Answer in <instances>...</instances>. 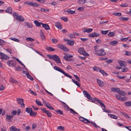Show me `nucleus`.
Masks as SVG:
<instances>
[{
    "label": "nucleus",
    "mask_w": 131,
    "mask_h": 131,
    "mask_svg": "<svg viewBox=\"0 0 131 131\" xmlns=\"http://www.w3.org/2000/svg\"><path fill=\"white\" fill-rule=\"evenodd\" d=\"M125 55L126 56H130L131 55V52L130 51H125Z\"/></svg>",
    "instance_id": "5fc2aeb1"
},
{
    "label": "nucleus",
    "mask_w": 131,
    "mask_h": 131,
    "mask_svg": "<svg viewBox=\"0 0 131 131\" xmlns=\"http://www.w3.org/2000/svg\"><path fill=\"white\" fill-rule=\"evenodd\" d=\"M78 3L80 4H83L86 3V0H79L78 1Z\"/></svg>",
    "instance_id": "72a5a7b5"
},
{
    "label": "nucleus",
    "mask_w": 131,
    "mask_h": 131,
    "mask_svg": "<svg viewBox=\"0 0 131 131\" xmlns=\"http://www.w3.org/2000/svg\"><path fill=\"white\" fill-rule=\"evenodd\" d=\"M113 15L116 16H120L122 15V14L121 13L118 12L114 13H113Z\"/></svg>",
    "instance_id": "a19ab883"
},
{
    "label": "nucleus",
    "mask_w": 131,
    "mask_h": 131,
    "mask_svg": "<svg viewBox=\"0 0 131 131\" xmlns=\"http://www.w3.org/2000/svg\"><path fill=\"white\" fill-rule=\"evenodd\" d=\"M34 23L35 24L36 26L38 27H40L41 25H42V23L36 20H34Z\"/></svg>",
    "instance_id": "6ab92c4d"
},
{
    "label": "nucleus",
    "mask_w": 131,
    "mask_h": 131,
    "mask_svg": "<svg viewBox=\"0 0 131 131\" xmlns=\"http://www.w3.org/2000/svg\"><path fill=\"white\" fill-rule=\"evenodd\" d=\"M70 108L69 106L67 105L64 107V109H65V110L67 111L69 110Z\"/></svg>",
    "instance_id": "338daca9"
},
{
    "label": "nucleus",
    "mask_w": 131,
    "mask_h": 131,
    "mask_svg": "<svg viewBox=\"0 0 131 131\" xmlns=\"http://www.w3.org/2000/svg\"><path fill=\"white\" fill-rule=\"evenodd\" d=\"M55 111L57 113L60 115H62L63 114V111L60 110H56Z\"/></svg>",
    "instance_id": "ea45409f"
},
{
    "label": "nucleus",
    "mask_w": 131,
    "mask_h": 131,
    "mask_svg": "<svg viewBox=\"0 0 131 131\" xmlns=\"http://www.w3.org/2000/svg\"><path fill=\"white\" fill-rule=\"evenodd\" d=\"M26 25L29 28H31L33 27V25L32 24H29L28 22L26 23Z\"/></svg>",
    "instance_id": "6e6d98bb"
},
{
    "label": "nucleus",
    "mask_w": 131,
    "mask_h": 131,
    "mask_svg": "<svg viewBox=\"0 0 131 131\" xmlns=\"http://www.w3.org/2000/svg\"><path fill=\"white\" fill-rule=\"evenodd\" d=\"M9 130L10 131H20V129H19L17 128L15 126H11L9 128Z\"/></svg>",
    "instance_id": "a211bd4d"
},
{
    "label": "nucleus",
    "mask_w": 131,
    "mask_h": 131,
    "mask_svg": "<svg viewBox=\"0 0 131 131\" xmlns=\"http://www.w3.org/2000/svg\"><path fill=\"white\" fill-rule=\"evenodd\" d=\"M109 115L110 116V117L111 118L115 119H116L117 118V116L114 115L110 114H109Z\"/></svg>",
    "instance_id": "8fccbe9b"
},
{
    "label": "nucleus",
    "mask_w": 131,
    "mask_h": 131,
    "mask_svg": "<svg viewBox=\"0 0 131 131\" xmlns=\"http://www.w3.org/2000/svg\"><path fill=\"white\" fill-rule=\"evenodd\" d=\"M67 41L68 42V43L70 46H73L74 44V42L73 40H67Z\"/></svg>",
    "instance_id": "2f4dec72"
},
{
    "label": "nucleus",
    "mask_w": 131,
    "mask_h": 131,
    "mask_svg": "<svg viewBox=\"0 0 131 131\" xmlns=\"http://www.w3.org/2000/svg\"><path fill=\"white\" fill-rule=\"evenodd\" d=\"M129 19L128 17H120L119 18V19L120 21H127Z\"/></svg>",
    "instance_id": "aec40b11"
},
{
    "label": "nucleus",
    "mask_w": 131,
    "mask_h": 131,
    "mask_svg": "<svg viewBox=\"0 0 131 131\" xmlns=\"http://www.w3.org/2000/svg\"><path fill=\"white\" fill-rule=\"evenodd\" d=\"M118 63L120 66L123 67H125L126 66L127 64L126 62L121 60L118 61Z\"/></svg>",
    "instance_id": "9b49d317"
},
{
    "label": "nucleus",
    "mask_w": 131,
    "mask_h": 131,
    "mask_svg": "<svg viewBox=\"0 0 131 131\" xmlns=\"http://www.w3.org/2000/svg\"><path fill=\"white\" fill-rule=\"evenodd\" d=\"M13 15L15 18L17 20H18L20 21H23L24 20V18L21 15H18V14L16 12H13Z\"/></svg>",
    "instance_id": "7ed1b4c3"
},
{
    "label": "nucleus",
    "mask_w": 131,
    "mask_h": 131,
    "mask_svg": "<svg viewBox=\"0 0 131 131\" xmlns=\"http://www.w3.org/2000/svg\"><path fill=\"white\" fill-rule=\"evenodd\" d=\"M53 68L55 70L62 73L65 76L68 77L70 79L72 78V77L71 76L69 75L68 74L65 72L62 69L59 68L57 66L54 67Z\"/></svg>",
    "instance_id": "f03ea898"
},
{
    "label": "nucleus",
    "mask_w": 131,
    "mask_h": 131,
    "mask_svg": "<svg viewBox=\"0 0 131 131\" xmlns=\"http://www.w3.org/2000/svg\"><path fill=\"white\" fill-rule=\"evenodd\" d=\"M99 71L101 72L103 75L107 76L108 75V74L105 72L103 70H100Z\"/></svg>",
    "instance_id": "c85d7f7f"
},
{
    "label": "nucleus",
    "mask_w": 131,
    "mask_h": 131,
    "mask_svg": "<svg viewBox=\"0 0 131 131\" xmlns=\"http://www.w3.org/2000/svg\"><path fill=\"white\" fill-rule=\"evenodd\" d=\"M98 47L99 46L97 45H96L94 47V49L95 51V53H96L98 51V50H97Z\"/></svg>",
    "instance_id": "052dcab7"
},
{
    "label": "nucleus",
    "mask_w": 131,
    "mask_h": 131,
    "mask_svg": "<svg viewBox=\"0 0 131 131\" xmlns=\"http://www.w3.org/2000/svg\"><path fill=\"white\" fill-rule=\"evenodd\" d=\"M125 104L126 106H131V102H125Z\"/></svg>",
    "instance_id": "a18cd8bd"
},
{
    "label": "nucleus",
    "mask_w": 131,
    "mask_h": 131,
    "mask_svg": "<svg viewBox=\"0 0 131 131\" xmlns=\"http://www.w3.org/2000/svg\"><path fill=\"white\" fill-rule=\"evenodd\" d=\"M109 30L104 31L102 30L101 31V33L103 35H106L108 32Z\"/></svg>",
    "instance_id": "49530a36"
},
{
    "label": "nucleus",
    "mask_w": 131,
    "mask_h": 131,
    "mask_svg": "<svg viewBox=\"0 0 131 131\" xmlns=\"http://www.w3.org/2000/svg\"><path fill=\"white\" fill-rule=\"evenodd\" d=\"M37 113L33 112L32 110L31 111V112L30 113V115L32 117L36 116L37 115Z\"/></svg>",
    "instance_id": "393cba45"
},
{
    "label": "nucleus",
    "mask_w": 131,
    "mask_h": 131,
    "mask_svg": "<svg viewBox=\"0 0 131 131\" xmlns=\"http://www.w3.org/2000/svg\"><path fill=\"white\" fill-rule=\"evenodd\" d=\"M91 122V121H89L88 119L85 118L83 122H84V123L87 124L88 123H90Z\"/></svg>",
    "instance_id": "bf43d9fd"
},
{
    "label": "nucleus",
    "mask_w": 131,
    "mask_h": 131,
    "mask_svg": "<svg viewBox=\"0 0 131 131\" xmlns=\"http://www.w3.org/2000/svg\"><path fill=\"white\" fill-rule=\"evenodd\" d=\"M85 8L84 7H80L78 8V9L81 11H83Z\"/></svg>",
    "instance_id": "e2e57ef3"
},
{
    "label": "nucleus",
    "mask_w": 131,
    "mask_h": 131,
    "mask_svg": "<svg viewBox=\"0 0 131 131\" xmlns=\"http://www.w3.org/2000/svg\"><path fill=\"white\" fill-rule=\"evenodd\" d=\"M83 92L84 96L88 99H89L91 102H94V100L92 99V98L91 97L90 95L88 94L86 91H84Z\"/></svg>",
    "instance_id": "423d86ee"
},
{
    "label": "nucleus",
    "mask_w": 131,
    "mask_h": 131,
    "mask_svg": "<svg viewBox=\"0 0 131 131\" xmlns=\"http://www.w3.org/2000/svg\"><path fill=\"white\" fill-rule=\"evenodd\" d=\"M23 69V68L19 65H18L17 67L15 68L16 70L17 71H21Z\"/></svg>",
    "instance_id": "a878e982"
},
{
    "label": "nucleus",
    "mask_w": 131,
    "mask_h": 131,
    "mask_svg": "<svg viewBox=\"0 0 131 131\" xmlns=\"http://www.w3.org/2000/svg\"><path fill=\"white\" fill-rule=\"evenodd\" d=\"M66 12L68 14H73L75 12V11L72 10H71L70 9H69L68 10H67Z\"/></svg>",
    "instance_id": "7c9ffc66"
},
{
    "label": "nucleus",
    "mask_w": 131,
    "mask_h": 131,
    "mask_svg": "<svg viewBox=\"0 0 131 131\" xmlns=\"http://www.w3.org/2000/svg\"><path fill=\"white\" fill-rule=\"evenodd\" d=\"M128 39V37L124 38H122L121 39V40L122 41H127Z\"/></svg>",
    "instance_id": "774afa93"
},
{
    "label": "nucleus",
    "mask_w": 131,
    "mask_h": 131,
    "mask_svg": "<svg viewBox=\"0 0 131 131\" xmlns=\"http://www.w3.org/2000/svg\"><path fill=\"white\" fill-rule=\"evenodd\" d=\"M17 101H18V103L19 104H21V107H25V104H24V100L23 99L19 98H17Z\"/></svg>",
    "instance_id": "1a4fd4ad"
},
{
    "label": "nucleus",
    "mask_w": 131,
    "mask_h": 131,
    "mask_svg": "<svg viewBox=\"0 0 131 131\" xmlns=\"http://www.w3.org/2000/svg\"><path fill=\"white\" fill-rule=\"evenodd\" d=\"M7 64L9 66L12 67H15L16 66L17 62L13 60H9L7 62Z\"/></svg>",
    "instance_id": "20e7f679"
},
{
    "label": "nucleus",
    "mask_w": 131,
    "mask_h": 131,
    "mask_svg": "<svg viewBox=\"0 0 131 131\" xmlns=\"http://www.w3.org/2000/svg\"><path fill=\"white\" fill-rule=\"evenodd\" d=\"M30 6H32L35 7H37V6H39V5L38 4L34 2H30Z\"/></svg>",
    "instance_id": "412c9836"
},
{
    "label": "nucleus",
    "mask_w": 131,
    "mask_h": 131,
    "mask_svg": "<svg viewBox=\"0 0 131 131\" xmlns=\"http://www.w3.org/2000/svg\"><path fill=\"white\" fill-rule=\"evenodd\" d=\"M118 93L119 94L123 96H124L126 95L125 92L123 91L120 90V89Z\"/></svg>",
    "instance_id": "4be33fe9"
},
{
    "label": "nucleus",
    "mask_w": 131,
    "mask_h": 131,
    "mask_svg": "<svg viewBox=\"0 0 131 131\" xmlns=\"http://www.w3.org/2000/svg\"><path fill=\"white\" fill-rule=\"evenodd\" d=\"M55 26L59 29H61L62 28L61 25L59 22L55 23Z\"/></svg>",
    "instance_id": "f3484780"
},
{
    "label": "nucleus",
    "mask_w": 131,
    "mask_h": 131,
    "mask_svg": "<svg viewBox=\"0 0 131 131\" xmlns=\"http://www.w3.org/2000/svg\"><path fill=\"white\" fill-rule=\"evenodd\" d=\"M97 83L99 86L101 87H103L104 86V83L100 79H98L97 80Z\"/></svg>",
    "instance_id": "dca6fc26"
},
{
    "label": "nucleus",
    "mask_w": 131,
    "mask_h": 131,
    "mask_svg": "<svg viewBox=\"0 0 131 131\" xmlns=\"http://www.w3.org/2000/svg\"><path fill=\"white\" fill-rule=\"evenodd\" d=\"M5 12H6L8 13H11L12 12V8L10 7H9L6 10Z\"/></svg>",
    "instance_id": "b1692460"
},
{
    "label": "nucleus",
    "mask_w": 131,
    "mask_h": 131,
    "mask_svg": "<svg viewBox=\"0 0 131 131\" xmlns=\"http://www.w3.org/2000/svg\"><path fill=\"white\" fill-rule=\"evenodd\" d=\"M10 39L16 41L17 42H18L19 41V40L18 39L15 38H11Z\"/></svg>",
    "instance_id": "603ef678"
},
{
    "label": "nucleus",
    "mask_w": 131,
    "mask_h": 131,
    "mask_svg": "<svg viewBox=\"0 0 131 131\" xmlns=\"http://www.w3.org/2000/svg\"><path fill=\"white\" fill-rule=\"evenodd\" d=\"M46 49L47 50L50 51H53L55 50V49L53 48L52 47H49L47 48Z\"/></svg>",
    "instance_id": "473e14b6"
},
{
    "label": "nucleus",
    "mask_w": 131,
    "mask_h": 131,
    "mask_svg": "<svg viewBox=\"0 0 131 131\" xmlns=\"http://www.w3.org/2000/svg\"><path fill=\"white\" fill-rule=\"evenodd\" d=\"M41 109L42 112L44 113H46L47 115L49 117H51L52 114L49 111L46 110V109L45 108H41Z\"/></svg>",
    "instance_id": "6e6552de"
},
{
    "label": "nucleus",
    "mask_w": 131,
    "mask_h": 131,
    "mask_svg": "<svg viewBox=\"0 0 131 131\" xmlns=\"http://www.w3.org/2000/svg\"><path fill=\"white\" fill-rule=\"evenodd\" d=\"M70 57H68L66 56H64V59L67 61H70L71 60V59L69 58Z\"/></svg>",
    "instance_id": "680f3d73"
},
{
    "label": "nucleus",
    "mask_w": 131,
    "mask_h": 131,
    "mask_svg": "<svg viewBox=\"0 0 131 131\" xmlns=\"http://www.w3.org/2000/svg\"><path fill=\"white\" fill-rule=\"evenodd\" d=\"M46 107L50 110H54L52 107L49 103L47 105H46Z\"/></svg>",
    "instance_id": "c9c22d12"
},
{
    "label": "nucleus",
    "mask_w": 131,
    "mask_h": 131,
    "mask_svg": "<svg viewBox=\"0 0 131 131\" xmlns=\"http://www.w3.org/2000/svg\"><path fill=\"white\" fill-rule=\"evenodd\" d=\"M35 101L36 104L38 105L41 106H42L43 105L41 104V103L40 101L37 100H36Z\"/></svg>",
    "instance_id": "4c0bfd02"
},
{
    "label": "nucleus",
    "mask_w": 131,
    "mask_h": 131,
    "mask_svg": "<svg viewBox=\"0 0 131 131\" xmlns=\"http://www.w3.org/2000/svg\"><path fill=\"white\" fill-rule=\"evenodd\" d=\"M69 111L72 114H78V113L77 112H75L74 110L71 108H70V109Z\"/></svg>",
    "instance_id": "f704fd0d"
},
{
    "label": "nucleus",
    "mask_w": 131,
    "mask_h": 131,
    "mask_svg": "<svg viewBox=\"0 0 131 131\" xmlns=\"http://www.w3.org/2000/svg\"><path fill=\"white\" fill-rule=\"evenodd\" d=\"M47 56L49 59L54 60L56 62L59 63H61V61L60 58L58 56L56 55H51L50 54H48L47 55Z\"/></svg>",
    "instance_id": "f257e3e1"
},
{
    "label": "nucleus",
    "mask_w": 131,
    "mask_h": 131,
    "mask_svg": "<svg viewBox=\"0 0 131 131\" xmlns=\"http://www.w3.org/2000/svg\"><path fill=\"white\" fill-rule=\"evenodd\" d=\"M72 81L75 84L78 86L80 87V83L77 81H75L74 80L72 79Z\"/></svg>",
    "instance_id": "c756f323"
},
{
    "label": "nucleus",
    "mask_w": 131,
    "mask_h": 131,
    "mask_svg": "<svg viewBox=\"0 0 131 131\" xmlns=\"http://www.w3.org/2000/svg\"><path fill=\"white\" fill-rule=\"evenodd\" d=\"M128 5L127 3H125L120 5V6L122 7H126L128 6Z\"/></svg>",
    "instance_id": "09e8293b"
},
{
    "label": "nucleus",
    "mask_w": 131,
    "mask_h": 131,
    "mask_svg": "<svg viewBox=\"0 0 131 131\" xmlns=\"http://www.w3.org/2000/svg\"><path fill=\"white\" fill-rule=\"evenodd\" d=\"M26 40L28 41H33L34 40V39L31 38H26Z\"/></svg>",
    "instance_id": "864d4df0"
},
{
    "label": "nucleus",
    "mask_w": 131,
    "mask_h": 131,
    "mask_svg": "<svg viewBox=\"0 0 131 131\" xmlns=\"http://www.w3.org/2000/svg\"><path fill=\"white\" fill-rule=\"evenodd\" d=\"M115 35V33L113 32H110L108 34V35L110 37H113Z\"/></svg>",
    "instance_id": "58836bf2"
},
{
    "label": "nucleus",
    "mask_w": 131,
    "mask_h": 131,
    "mask_svg": "<svg viewBox=\"0 0 131 131\" xmlns=\"http://www.w3.org/2000/svg\"><path fill=\"white\" fill-rule=\"evenodd\" d=\"M42 27L44 28L46 30H49L50 29V27L49 25L46 24L42 23Z\"/></svg>",
    "instance_id": "2eb2a0df"
},
{
    "label": "nucleus",
    "mask_w": 131,
    "mask_h": 131,
    "mask_svg": "<svg viewBox=\"0 0 131 131\" xmlns=\"http://www.w3.org/2000/svg\"><path fill=\"white\" fill-rule=\"evenodd\" d=\"M57 47L58 48L64 51H68L69 50L68 49L63 45L58 44L57 45Z\"/></svg>",
    "instance_id": "39448f33"
},
{
    "label": "nucleus",
    "mask_w": 131,
    "mask_h": 131,
    "mask_svg": "<svg viewBox=\"0 0 131 131\" xmlns=\"http://www.w3.org/2000/svg\"><path fill=\"white\" fill-rule=\"evenodd\" d=\"M93 29L92 28H88L86 29L85 30L83 31L84 32H86L88 33H89L92 31Z\"/></svg>",
    "instance_id": "cd10ccee"
},
{
    "label": "nucleus",
    "mask_w": 131,
    "mask_h": 131,
    "mask_svg": "<svg viewBox=\"0 0 131 131\" xmlns=\"http://www.w3.org/2000/svg\"><path fill=\"white\" fill-rule=\"evenodd\" d=\"M118 42L115 40H114L109 42V44L111 45L114 46L117 44Z\"/></svg>",
    "instance_id": "bb28decb"
},
{
    "label": "nucleus",
    "mask_w": 131,
    "mask_h": 131,
    "mask_svg": "<svg viewBox=\"0 0 131 131\" xmlns=\"http://www.w3.org/2000/svg\"><path fill=\"white\" fill-rule=\"evenodd\" d=\"M32 110V109L31 108H27L26 109V111L28 113H30Z\"/></svg>",
    "instance_id": "e433bc0d"
},
{
    "label": "nucleus",
    "mask_w": 131,
    "mask_h": 131,
    "mask_svg": "<svg viewBox=\"0 0 131 131\" xmlns=\"http://www.w3.org/2000/svg\"><path fill=\"white\" fill-rule=\"evenodd\" d=\"M90 123H91L92 124L95 128L98 127L99 128H101L99 126H97L96 124L94 122H93L91 121Z\"/></svg>",
    "instance_id": "c03bdc74"
},
{
    "label": "nucleus",
    "mask_w": 131,
    "mask_h": 131,
    "mask_svg": "<svg viewBox=\"0 0 131 131\" xmlns=\"http://www.w3.org/2000/svg\"><path fill=\"white\" fill-rule=\"evenodd\" d=\"M61 19L65 22H67L68 20V18L67 17H61Z\"/></svg>",
    "instance_id": "3c124183"
},
{
    "label": "nucleus",
    "mask_w": 131,
    "mask_h": 131,
    "mask_svg": "<svg viewBox=\"0 0 131 131\" xmlns=\"http://www.w3.org/2000/svg\"><path fill=\"white\" fill-rule=\"evenodd\" d=\"M96 100L100 104V105L103 107L104 108V109H103V110L105 112H108L110 113L108 111L106 110L105 109V108H106L105 106V105L102 102V101L100 100L97 99Z\"/></svg>",
    "instance_id": "9d476101"
},
{
    "label": "nucleus",
    "mask_w": 131,
    "mask_h": 131,
    "mask_svg": "<svg viewBox=\"0 0 131 131\" xmlns=\"http://www.w3.org/2000/svg\"><path fill=\"white\" fill-rule=\"evenodd\" d=\"M6 118V120L8 122H11V119H12L14 117L13 115H10L8 114H7Z\"/></svg>",
    "instance_id": "4468645a"
},
{
    "label": "nucleus",
    "mask_w": 131,
    "mask_h": 131,
    "mask_svg": "<svg viewBox=\"0 0 131 131\" xmlns=\"http://www.w3.org/2000/svg\"><path fill=\"white\" fill-rule=\"evenodd\" d=\"M96 54L98 56H103L106 55V53L104 50L103 49H102L99 50Z\"/></svg>",
    "instance_id": "0eeeda50"
},
{
    "label": "nucleus",
    "mask_w": 131,
    "mask_h": 131,
    "mask_svg": "<svg viewBox=\"0 0 131 131\" xmlns=\"http://www.w3.org/2000/svg\"><path fill=\"white\" fill-rule=\"evenodd\" d=\"M82 54L85 56H89V54L86 52H85L84 50V51Z\"/></svg>",
    "instance_id": "69168bd1"
},
{
    "label": "nucleus",
    "mask_w": 131,
    "mask_h": 131,
    "mask_svg": "<svg viewBox=\"0 0 131 131\" xmlns=\"http://www.w3.org/2000/svg\"><path fill=\"white\" fill-rule=\"evenodd\" d=\"M26 76L27 78L31 80L32 81L34 80V79L29 74L27 75Z\"/></svg>",
    "instance_id": "4d7b16f0"
},
{
    "label": "nucleus",
    "mask_w": 131,
    "mask_h": 131,
    "mask_svg": "<svg viewBox=\"0 0 131 131\" xmlns=\"http://www.w3.org/2000/svg\"><path fill=\"white\" fill-rule=\"evenodd\" d=\"M84 50L82 48H80L79 49L78 52L79 53L82 54Z\"/></svg>",
    "instance_id": "79ce46f5"
},
{
    "label": "nucleus",
    "mask_w": 131,
    "mask_h": 131,
    "mask_svg": "<svg viewBox=\"0 0 131 131\" xmlns=\"http://www.w3.org/2000/svg\"><path fill=\"white\" fill-rule=\"evenodd\" d=\"M128 70V69L127 68H123L121 70V71L122 72H125Z\"/></svg>",
    "instance_id": "13d9d810"
},
{
    "label": "nucleus",
    "mask_w": 131,
    "mask_h": 131,
    "mask_svg": "<svg viewBox=\"0 0 131 131\" xmlns=\"http://www.w3.org/2000/svg\"><path fill=\"white\" fill-rule=\"evenodd\" d=\"M93 69L95 71H98L99 70H100V68L98 67L95 66L93 68Z\"/></svg>",
    "instance_id": "de8ad7c7"
},
{
    "label": "nucleus",
    "mask_w": 131,
    "mask_h": 131,
    "mask_svg": "<svg viewBox=\"0 0 131 131\" xmlns=\"http://www.w3.org/2000/svg\"><path fill=\"white\" fill-rule=\"evenodd\" d=\"M52 42L54 43H56L57 42H58V40L56 39H52Z\"/></svg>",
    "instance_id": "0e129e2a"
},
{
    "label": "nucleus",
    "mask_w": 131,
    "mask_h": 131,
    "mask_svg": "<svg viewBox=\"0 0 131 131\" xmlns=\"http://www.w3.org/2000/svg\"><path fill=\"white\" fill-rule=\"evenodd\" d=\"M100 34L99 33L94 32L89 34V36L90 37H97Z\"/></svg>",
    "instance_id": "f8f14e48"
},
{
    "label": "nucleus",
    "mask_w": 131,
    "mask_h": 131,
    "mask_svg": "<svg viewBox=\"0 0 131 131\" xmlns=\"http://www.w3.org/2000/svg\"><path fill=\"white\" fill-rule=\"evenodd\" d=\"M119 89H120L118 88H112L111 89V91H113V92L118 93V92Z\"/></svg>",
    "instance_id": "5701e85b"
},
{
    "label": "nucleus",
    "mask_w": 131,
    "mask_h": 131,
    "mask_svg": "<svg viewBox=\"0 0 131 131\" xmlns=\"http://www.w3.org/2000/svg\"><path fill=\"white\" fill-rule=\"evenodd\" d=\"M58 129L63 131L64 130V127L62 126H59L57 128Z\"/></svg>",
    "instance_id": "37998d69"
},
{
    "label": "nucleus",
    "mask_w": 131,
    "mask_h": 131,
    "mask_svg": "<svg viewBox=\"0 0 131 131\" xmlns=\"http://www.w3.org/2000/svg\"><path fill=\"white\" fill-rule=\"evenodd\" d=\"M0 55L2 59L5 60H8L9 59V57L7 55H6L2 52L0 53Z\"/></svg>",
    "instance_id": "ddd939ff"
}]
</instances>
